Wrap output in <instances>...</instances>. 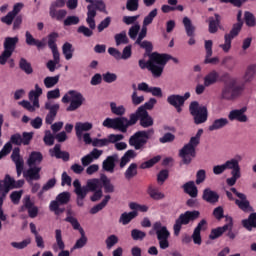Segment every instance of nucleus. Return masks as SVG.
Returning a JSON list of instances; mask_svg holds the SVG:
<instances>
[{"label":"nucleus","instance_id":"obj_21","mask_svg":"<svg viewBox=\"0 0 256 256\" xmlns=\"http://www.w3.org/2000/svg\"><path fill=\"white\" fill-rule=\"evenodd\" d=\"M189 97H191V93L189 92H186L183 96L179 94H172L167 97V103H169V105L172 107L177 105H185V102L187 99H189Z\"/></svg>","mask_w":256,"mask_h":256},{"label":"nucleus","instance_id":"obj_59","mask_svg":"<svg viewBox=\"0 0 256 256\" xmlns=\"http://www.w3.org/2000/svg\"><path fill=\"white\" fill-rule=\"evenodd\" d=\"M56 201H58L60 205H67V203L71 201V194L69 192H62L57 195Z\"/></svg>","mask_w":256,"mask_h":256},{"label":"nucleus","instance_id":"obj_49","mask_svg":"<svg viewBox=\"0 0 256 256\" xmlns=\"http://www.w3.org/2000/svg\"><path fill=\"white\" fill-rule=\"evenodd\" d=\"M75 49H73V44L66 42L62 46V53L66 59V61H70V59H73V53Z\"/></svg>","mask_w":256,"mask_h":256},{"label":"nucleus","instance_id":"obj_3","mask_svg":"<svg viewBox=\"0 0 256 256\" xmlns=\"http://www.w3.org/2000/svg\"><path fill=\"white\" fill-rule=\"evenodd\" d=\"M201 135H203V129H199L194 137L190 138L189 143L184 145L179 151V157L182 159L184 165H190V163L197 157V147L201 143Z\"/></svg>","mask_w":256,"mask_h":256},{"label":"nucleus","instance_id":"obj_53","mask_svg":"<svg viewBox=\"0 0 256 256\" xmlns=\"http://www.w3.org/2000/svg\"><path fill=\"white\" fill-rule=\"evenodd\" d=\"M80 235L81 237L76 241V243L73 246V249H83L85 245H87V236L85 235V230L80 229Z\"/></svg>","mask_w":256,"mask_h":256},{"label":"nucleus","instance_id":"obj_40","mask_svg":"<svg viewBox=\"0 0 256 256\" xmlns=\"http://www.w3.org/2000/svg\"><path fill=\"white\" fill-rule=\"evenodd\" d=\"M41 161H43V154H41V152L33 151L27 160V164L29 167H35V165H39Z\"/></svg>","mask_w":256,"mask_h":256},{"label":"nucleus","instance_id":"obj_22","mask_svg":"<svg viewBox=\"0 0 256 256\" xmlns=\"http://www.w3.org/2000/svg\"><path fill=\"white\" fill-rule=\"evenodd\" d=\"M41 167L31 166L29 170L23 173L24 178L28 183L31 181H39L41 179Z\"/></svg>","mask_w":256,"mask_h":256},{"label":"nucleus","instance_id":"obj_9","mask_svg":"<svg viewBox=\"0 0 256 256\" xmlns=\"http://www.w3.org/2000/svg\"><path fill=\"white\" fill-rule=\"evenodd\" d=\"M189 112L192 115L195 125L206 123L209 118L207 106H200L199 102L193 101L189 105Z\"/></svg>","mask_w":256,"mask_h":256},{"label":"nucleus","instance_id":"obj_51","mask_svg":"<svg viewBox=\"0 0 256 256\" xmlns=\"http://www.w3.org/2000/svg\"><path fill=\"white\" fill-rule=\"evenodd\" d=\"M148 195L151 197V199H154L155 201L165 199V194L159 192L157 188L151 185L148 187Z\"/></svg>","mask_w":256,"mask_h":256},{"label":"nucleus","instance_id":"obj_56","mask_svg":"<svg viewBox=\"0 0 256 256\" xmlns=\"http://www.w3.org/2000/svg\"><path fill=\"white\" fill-rule=\"evenodd\" d=\"M161 161V156H155L152 159L145 161L140 165V169H151L154 165H157Z\"/></svg>","mask_w":256,"mask_h":256},{"label":"nucleus","instance_id":"obj_50","mask_svg":"<svg viewBox=\"0 0 256 256\" xmlns=\"http://www.w3.org/2000/svg\"><path fill=\"white\" fill-rule=\"evenodd\" d=\"M19 69H21V71H24L26 75H32L33 73V66H31L30 62L27 61V59L25 58H20Z\"/></svg>","mask_w":256,"mask_h":256},{"label":"nucleus","instance_id":"obj_19","mask_svg":"<svg viewBox=\"0 0 256 256\" xmlns=\"http://www.w3.org/2000/svg\"><path fill=\"white\" fill-rule=\"evenodd\" d=\"M183 25L185 27L186 35L190 37L188 41V45H195V27L193 23L191 22V19L189 17H184L183 18Z\"/></svg>","mask_w":256,"mask_h":256},{"label":"nucleus","instance_id":"obj_10","mask_svg":"<svg viewBox=\"0 0 256 256\" xmlns=\"http://www.w3.org/2000/svg\"><path fill=\"white\" fill-rule=\"evenodd\" d=\"M62 103H70L66 111H77V109L85 103V97H83V94L80 92L69 90L67 94L62 97Z\"/></svg>","mask_w":256,"mask_h":256},{"label":"nucleus","instance_id":"obj_17","mask_svg":"<svg viewBox=\"0 0 256 256\" xmlns=\"http://www.w3.org/2000/svg\"><path fill=\"white\" fill-rule=\"evenodd\" d=\"M11 159L16 165V173L18 177H21V173H23V167L25 165V162L23 161V158H21V149L14 148Z\"/></svg>","mask_w":256,"mask_h":256},{"label":"nucleus","instance_id":"obj_57","mask_svg":"<svg viewBox=\"0 0 256 256\" xmlns=\"http://www.w3.org/2000/svg\"><path fill=\"white\" fill-rule=\"evenodd\" d=\"M64 221H66V223H70L75 231H79V233H81V229L83 228L81 227V224L77 218L73 216H67Z\"/></svg>","mask_w":256,"mask_h":256},{"label":"nucleus","instance_id":"obj_44","mask_svg":"<svg viewBox=\"0 0 256 256\" xmlns=\"http://www.w3.org/2000/svg\"><path fill=\"white\" fill-rule=\"evenodd\" d=\"M135 157H137V152H135V150H127L120 160V168L123 169L127 163H129L131 159H135Z\"/></svg>","mask_w":256,"mask_h":256},{"label":"nucleus","instance_id":"obj_6","mask_svg":"<svg viewBox=\"0 0 256 256\" xmlns=\"http://www.w3.org/2000/svg\"><path fill=\"white\" fill-rule=\"evenodd\" d=\"M154 133L153 129L139 130L130 136L128 143L130 147H134L135 151H143Z\"/></svg>","mask_w":256,"mask_h":256},{"label":"nucleus","instance_id":"obj_2","mask_svg":"<svg viewBox=\"0 0 256 256\" xmlns=\"http://www.w3.org/2000/svg\"><path fill=\"white\" fill-rule=\"evenodd\" d=\"M220 83H223L222 89V99L226 101H233V99H237L243 93L245 89V85H237V79L231 77L229 72H224L219 79Z\"/></svg>","mask_w":256,"mask_h":256},{"label":"nucleus","instance_id":"obj_12","mask_svg":"<svg viewBox=\"0 0 256 256\" xmlns=\"http://www.w3.org/2000/svg\"><path fill=\"white\" fill-rule=\"evenodd\" d=\"M44 109L48 111L45 118L46 125H53V121H55V117H57V113H59L61 105H59V103L53 104L51 101H47L45 102Z\"/></svg>","mask_w":256,"mask_h":256},{"label":"nucleus","instance_id":"obj_8","mask_svg":"<svg viewBox=\"0 0 256 256\" xmlns=\"http://www.w3.org/2000/svg\"><path fill=\"white\" fill-rule=\"evenodd\" d=\"M199 217H201V212L198 210L186 211L185 213L180 214L173 226L174 235L178 237L179 233H181L183 225H189L191 221H197Z\"/></svg>","mask_w":256,"mask_h":256},{"label":"nucleus","instance_id":"obj_45","mask_svg":"<svg viewBox=\"0 0 256 256\" xmlns=\"http://www.w3.org/2000/svg\"><path fill=\"white\" fill-rule=\"evenodd\" d=\"M135 157H137V152H135V150H127L120 160V168L123 169L127 163H129L131 159H135Z\"/></svg>","mask_w":256,"mask_h":256},{"label":"nucleus","instance_id":"obj_1","mask_svg":"<svg viewBox=\"0 0 256 256\" xmlns=\"http://www.w3.org/2000/svg\"><path fill=\"white\" fill-rule=\"evenodd\" d=\"M137 121H140V126L144 129L153 127V117L149 115L147 110L143 108H138L135 113L130 114L129 119L127 117H116V118H106L102 125L107 129H114L115 131H120L121 133H127L129 127L137 125Z\"/></svg>","mask_w":256,"mask_h":256},{"label":"nucleus","instance_id":"obj_41","mask_svg":"<svg viewBox=\"0 0 256 256\" xmlns=\"http://www.w3.org/2000/svg\"><path fill=\"white\" fill-rule=\"evenodd\" d=\"M109 201H111V195H106L104 197V199L99 204L93 206L90 209V214L97 215V213H99V211H103V209H105V207H107V204L109 203Z\"/></svg>","mask_w":256,"mask_h":256},{"label":"nucleus","instance_id":"obj_33","mask_svg":"<svg viewBox=\"0 0 256 256\" xmlns=\"http://www.w3.org/2000/svg\"><path fill=\"white\" fill-rule=\"evenodd\" d=\"M93 129V124L91 122H77L75 125L76 137L81 139L83 137L84 131H91Z\"/></svg>","mask_w":256,"mask_h":256},{"label":"nucleus","instance_id":"obj_28","mask_svg":"<svg viewBox=\"0 0 256 256\" xmlns=\"http://www.w3.org/2000/svg\"><path fill=\"white\" fill-rule=\"evenodd\" d=\"M51 157H56V159H62L63 161H69V152L61 151V144H56L53 149H50Z\"/></svg>","mask_w":256,"mask_h":256},{"label":"nucleus","instance_id":"obj_27","mask_svg":"<svg viewBox=\"0 0 256 256\" xmlns=\"http://www.w3.org/2000/svg\"><path fill=\"white\" fill-rule=\"evenodd\" d=\"M35 90H31L28 94L29 100L33 102V105L36 109H39V97L43 95V89L39 87V84H35L34 86Z\"/></svg>","mask_w":256,"mask_h":256},{"label":"nucleus","instance_id":"obj_13","mask_svg":"<svg viewBox=\"0 0 256 256\" xmlns=\"http://www.w3.org/2000/svg\"><path fill=\"white\" fill-rule=\"evenodd\" d=\"M247 107L231 110L228 114L229 121H238V123H247L249 117L247 116Z\"/></svg>","mask_w":256,"mask_h":256},{"label":"nucleus","instance_id":"obj_39","mask_svg":"<svg viewBox=\"0 0 256 256\" xmlns=\"http://www.w3.org/2000/svg\"><path fill=\"white\" fill-rule=\"evenodd\" d=\"M229 120L227 118H218L212 122V124L208 127V131H219V129H223L227 127Z\"/></svg>","mask_w":256,"mask_h":256},{"label":"nucleus","instance_id":"obj_55","mask_svg":"<svg viewBox=\"0 0 256 256\" xmlns=\"http://www.w3.org/2000/svg\"><path fill=\"white\" fill-rule=\"evenodd\" d=\"M137 175V163H131L124 173L125 179H133Z\"/></svg>","mask_w":256,"mask_h":256},{"label":"nucleus","instance_id":"obj_64","mask_svg":"<svg viewBox=\"0 0 256 256\" xmlns=\"http://www.w3.org/2000/svg\"><path fill=\"white\" fill-rule=\"evenodd\" d=\"M33 135V132H23L21 135L22 145H31V141H33Z\"/></svg>","mask_w":256,"mask_h":256},{"label":"nucleus","instance_id":"obj_20","mask_svg":"<svg viewBox=\"0 0 256 256\" xmlns=\"http://www.w3.org/2000/svg\"><path fill=\"white\" fill-rule=\"evenodd\" d=\"M117 161H119V155L114 154L108 156L102 163V169L107 173H115V166Z\"/></svg>","mask_w":256,"mask_h":256},{"label":"nucleus","instance_id":"obj_26","mask_svg":"<svg viewBox=\"0 0 256 256\" xmlns=\"http://www.w3.org/2000/svg\"><path fill=\"white\" fill-rule=\"evenodd\" d=\"M219 27H221V15L215 13L214 17L208 18V31L209 33L214 35V33H217V31H219Z\"/></svg>","mask_w":256,"mask_h":256},{"label":"nucleus","instance_id":"obj_11","mask_svg":"<svg viewBox=\"0 0 256 256\" xmlns=\"http://www.w3.org/2000/svg\"><path fill=\"white\" fill-rule=\"evenodd\" d=\"M66 3L67 0H55L51 3L49 8V15L51 19H56V21H63V18L67 17V10L62 9V7H65Z\"/></svg>","mask_w":256,"mask_h":256},{"label":"nucleus","instance_id":"obj_43","mask_svg":"<svg viewBox=\"0 0 256 256\" xmlns=\"http://www.w3.org/2000/svg\"><path fill=\"white\" fill-rule=\"evenodd\" d=\"M135 157H137V152H135V150H127L120 160V168L123 169L127 163H129L131 159H135Z\"/></svg>","mask_w":256,"mask_h":256},{"label":"nucleus","instance_id":"obj_34","mask_svg":"<svg viewBox=\"0 0 256 256\" xmlns=\"http://www.w3.org/2000/svg\"><path fill=\"white\" fill-rule=\"evenodd\" d=\"M237 158H232L224 163L226 169L232 170L231 173H241V166H239L241 156H237Z\"/></svg>","mask_w":256,"mask_h":256},{"label":"nucleus","instance_id":"obj_42","mask_svg":"<svg viewBox=\"0 0 256 256\" xmlns=\"http://www.w3.org/2000/svg\"><path fill=\"white\" fill-rule=\"evenodd\" d=\"M100 181L102 183V186L104 187L105 193H115V186L113 185V183H111V179H109L107 175L102 174L100 176Z\"/></svg>","mask_w":256,"mask_h":256},{"label":"nucleus","instance_id":"obj_31","mask_svg":"<svg viewBox=\"0 0 256 256\" xmlns=\"http://www.w3.org/2000/svg\"><path fill=\"white\" fill-rule=\"evenodd\" d=\"M182 189L184 193L192 197V199H195V197L199 195V190L197 189V186L195 185L194 181L186 182L185 184H183Z\"/></svg>","mask_w":256,"mask_h":256},{"label":"nucleus","instance_id":"obj_15","mask_svg":"<svg viewBox=\"0 0 256 256\" xmlns=\"http://www.w3.org/2000/svg\"><path fill=\"white\" fill-rule=\"evenodd\" d=\"M74 193L76 194V203L78 207H83L85 205V197H87V190L85 188L81 189V181L76 179L73 181Z\"/></svg>","mask_w":256,"mask_h":256},{"label":"nucleus","instance_id":"obj_62","mask_svg":"<svg viewBox=\"0 0 256 256\" xmlns=\"http://www.w3.org/2000/svg\"><path fill=\"white\" fill-rule=\"evenodd\" d=\"M157 13H158L157 8H154L152 11H150L149 14L144 18L143 25L144 26L151 25V23H153V19L157 17Z\"/></svg>","mask_w":256,"mask_h":256},{"label":"nucleus","instance_id":"obj_54","mask_svg":"<svg viewBox=\"0 0 256 256\" xmlns=\"http://www.w3.org/2000/svg\"><path fill=\"white\" fill-rule=\"evenodd\" d=\"M59 79H60L59 75L47 76L44 79V85H45L46 89H53V87H55V85H57V83H59Z\"/></svg>","mask_w":256,"mask_h":256},{"label":"nucleus","instance_id":"obj_38","mask_svg":"<svg viewBox=\"0 0 256 256\" xmlns=\"http://www.w3.org/2000/svg\"><path fill=\"white\" fill-rule=\"evenodd\" d=\"M242 227L247 229V231H253V229H256V212L251 213L248 216V219L242 220Z\"/></svg>","mask_w":256,"mask_h":256},{"label":"nucleus","instance_id":"obj_63","mask_svg":"<svg viewBox=\"0 0 256 256\" xmlns=\"http://www.w3.org/2000/svg\"><path fill=\"white\" fill-rule=\"evenodd\" d=\"M127 11L135 12L139 10V0H127L126 1Z\"/></svg>","mask_w":256,"mask_h":256},{"label":"nucleus","instance_id":"obj_47","mask_svg":"<svg viewBox=\"0 0 256 256\" xmlns=\"http://www.w3.org/2000/svg\"><path fill=\"white\" fill-rule=\"evenodd\" d=\"M114 41L116 43V47L120 45H128L129 37H127V32L125 30L121 31L114 35Z\"/></svg>","mask_w":256,"mask_h":256},{"label":"nucleus","instance_id":"obj_16","mask_svg":"<svg viewBox=\"0 0 256 256\" xmlns=\"http://www.w3.org/2000/svg\"><path fill=\"white\" fill-rule=\"evenodd\" d=\"M55 239L56 245H53V250L57 251V248L60 249L58 256H71L68 250H65V242L63 241V232L61 229L55 230Z\"/></svg>","mask_w":256,"mask_h":256},{"label":"nucleus","instance_id":"obj_60","mask_svg":"<svg viewBox=\"0 0 256 256\" xmlns=\"http://www.w3.org/2000/svg\"><path fill=\"white\" fill-rule=\"evenodd\" d=\"M131 237L133 241H143L147 237V233L139 229H133L131 230Z\"/></svg>","mask_w":256,"mask_h":256},{"label":"nucleus","instance_id":"obj_14","mask_svg":"<svg viewBox=\"0 0 256 256\" xmlns=\"http://www.w3.org/2000/svg\"><path fill=\"white\" fill-rule=\"evenodd\" d=\"M233 225V217L226 216V224L222 227H217L211 230L209 234V239L211 241H215V239H219L227 231V229H231Z\"/></svg>","mask_w":256,"mask_h":256},{"label":"nucleus","instance_id":"obj_5","mask_svg":"<svg viewBox=\"0 0 256 256\" xmlns=\"http://www.w3.org/2000/svg\"><path fill=\"white\" fill-rule=\"evenodd\" d=\"M243 12L241 10L238 11L237 14V23L233 24L232 29L229 33L224 35V44L220 45V48L224 51V53H229L231 50V43L235 39V37L239 36L241 30L243 29Z\"/></svg>","mask_w":256,"mask_h":256},{"label":"nucleus","instance_id":"obj_46","mask_svg":"<svg viewBox=\"0 0 256 256\" xmlns=\"http://www.w3.org/2000/svg\"><path fill=\"white\" fill-rule=\"evenodd\" d=\"M135 157H137V152H135V150H127L120 160V168L123 169L127 163H129L131 159H135Z\"/></svg>","mask_w":256,"mask_h":256},{"label":"nucleus","instance_id":"obj_23","mask_svg":"<svg viewBox=\"0 0 256 256\" xmlns=\"http://www.w3.org/2000/svg\"><path fill=\"white\" fill-rule=\"evenodd\" d=\"M138 91L151 93L153 97H163V90H161L160 87H150L146 82H141L138 84Z\"/></svg>","mask_w":256,"mask_h":256},{"label":"nucleus","instance_id":"obj_35","mask_svg":"<svg viewBox=\"0 0 256 256\" xmlns=\"http://www.w3.org/2000/svg\"><path fill=\"white\" fill-rule=\"evenodd\" d=\"M139 215V212L137 211H131V212H124L121 214L119 218V223L122 225H129L133 221V219H136Z\"/></svg>","mask_w":256,"mask_h":256},{"label":"nucleus","instance_id":"obj_25","mask_svg":"<svg viewBox=\"0 0 256 256\" xmlns=\"http://www.w3.org/2000/svg\"><path fill=\"white\" fill-rule=\"evenodd\" d=\"M25 39L26 45H29L30 47H37L38 50L43 49L47 45L45 40L35 39L33 34H31L29 31H26Z\"/></svg>","mask_w":256,"mask_h":256},{"label":"nucleus","instance_id":"obj_58","mask_svg":"<svg viewBox=\"0 0 256 256\" xmlns=\"http://www.w3.org/2000/svg\"><path fill=\"white\" fill-rule=\"evenodd\" d=\"M244 21L247 27H255L256 25L255 15L249 11L244 12Z\"/></svg>","mask_w":256,"mask_h":256},{"label":"nucleus","instance_id":"obj_37","mask_svg":"<svg viewBox=\"0 0 256 256\" xmlns=\"http://www.w3.org/2000/svg\"><path fill=\"white\" fill-rule=\"evenodd\" d=\"M14 185H15V179L11 178V176L7 174L5 176L4 181L0 180V191H3V192L7 191V193H9V191L13 189Z\"/></svg>","mask_w":256,"mask_h":256},{"label":"nucleus","instance_id":"obj_61","mask_svg":"<svg viewBox=\"0 0 256 256\" xmlns=\"http://www.w3.org/2000/svg\"><path fill=\"white\" fill-rule=\"evenodd\" d=\"M167 4H164L161 6V11L162 13H171V11H175V8H173V6L177 5V3H179L178 0H168Z\"/></svg>","mask_w":256,"mask_h":256},{"label":"nucleus","instance_id":"obj_29","mask_svg":"<svg viewBox=\"0 0 256 256\" xmlns=\"http://www.w3.org/2000/svg\"><path fill=\"white\" fill-rule=\"evenodd\" d=\"M235 205L243 211L244 213H249V211H253V207H251V202L247 200V195L243 194L242 197L235 200Z\"/></svg>","mask_w":256,"mask_h":256},{"label":"nucleus","instance_id":"obj_30","mask_svg":"<svg viewBox=\"0 0 256 256\" xmlns=\"http://www.w3.org/2000/svg\"><path fill=\"white\" fill-rule=\"evenodd\" d=\"M220 79L221 76H219V72L212 70L204 77V87H211V85L218 83Z\"/></svg>","mask_w":256,"mask_h":256},{"label":"nucleus","instance_id":"obj_24","mask_svg":"<svg viewBox=\"0 0 256 256\" xmlns=\"http://www.w3.org/2000/svg\"><path fill=\"white\" fill-rule=\"evenodd\" d=\"M202 199L210 205H215V203H219V194L211 188H206L203 190Z\"/></svg>","mask_w":256,"mask_h":256},{"label":"nucleus","instance_id":"obj_48","mask_svg":"<svg viewBox=\"0 0 256 256\" xmlns=\"http://www.w3.org/2000/svg\"><path fill=\"white\" fill-rule=\"evenodd\" d=\"M111 113L116 115L117 117H124L125 113H127V109L123 105L117 106V103L111 102L110 103Z\"/></svg>","mask_w":256,"mask_h":256},{"label":"nucleus","instance_id":"obj_18","mask_svg":"<svg viewBox=\"0 0 256 256\" xmlns=\"http://www.w3.org/2000/svg\"><path fill=\"white\" fill-rule=\"evenodd\" d=\"M207 231V220L202 219L196 226V228L193 231L192 239L195 243V245H201V232Z\"/></svg>","mask_w":256,"mask_h":256},{"label":"nucleus","instance_id":"obj_36","mask_svg":"<svg viewBox=\"0 0 256 256\" xmlns=\"http://www.w3.org/2000/svg\"><path fill=\"white\" fill-rule=\"evenodd\" d=\"M81 189L86 190V194L93 191H98V189H101V179H91L87 181L86 186H81Z\"/></svg>","mask_w":256,"mask_h":256},{"label":"nucleus","instance_id":"obj_4","mask_svg":"<svg viewBox=\"0 0 256 256\" xmlns=\"http://www.w3.org/2000/svg\"><path fill=\"white\" fill-rule=\"evenodd\" d=\"M171 57L167 54H160L159 52H153L150 54V59L148 60V71H150L156 79L163 75V69L169 62Z\"/></svg>","mask_w":256,"mask_h":256},{"label":"nucleus","instance_id":"obj_32","mask_svg":"<svg viewBox=\"0 0 256 256\" xmlns=\"http://www.w3.org/2000/svg\"><path fill=\"white\" fill-rule=\"evenodd\" d=\"M17 43H19V37H6L4 40V51L13 54L17 48Z\"/></svg>","mask_w":256,"mask_h":256},{"label":"nucleus","instance_id":"obj_52","mask_svg":"<svg viewBox=\"0 0 256 256\" xmlns=\"http://www.w3.org/2000/svg\"><path fill=\"white\" fill-rule=\"evenodd\" d=\"M135 45H139L141 49H144L148 57L153 54V43L151 41L142 40L139 43H135Z\"/></svg>","mask_w":256,"mask_h":256},{"label":"nucleus","instance_id":"obj_7","mask_svg":"<svg viewBox=\"0 0 256 256\" xmlns=\"http://www.w3.org/2000/svg\"><path fill=\"white\" fill-rule=\"evenodd\" d=\"M155 233L157 240L159 242L160 249H169V237H171V232L164 226L161 221H156L152 225V229L149 231V235Z\"/></svg>","mask_w":256,"mask_h":256}]
</instances>
